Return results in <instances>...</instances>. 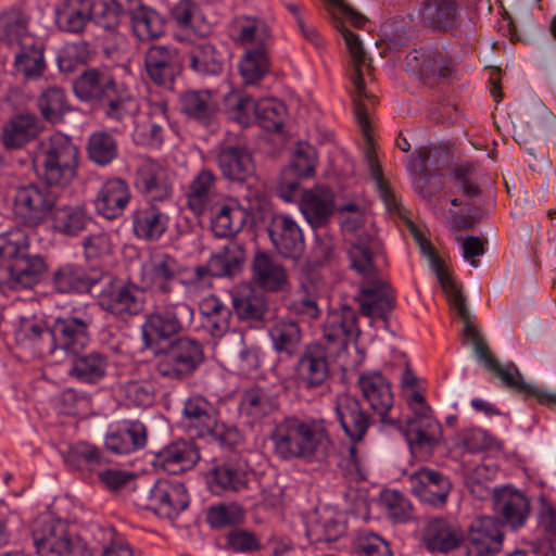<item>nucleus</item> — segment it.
<instances>
[{
	"label": "nucleus",
	"mask_w": 556,
	"mask_h": 556,
	"mask_svg": "<svg viewBox=\"0 0 556 556\" xmlns=\"http://www.w3.org/2000/svg\"><path fill=\"white\" fill-rule=\"evenodd\" d=\"M70 375L83 382L96 383L102 380L109 368V358L105 354L90 352L88 354H73Z\"/></svg>",
	"instance_id": "nucleus-50"
},
{
	"label": "nucleus",
	"mask_w": 556,
	"mask_h": 556,
	"mask_svg": "<svg viewBox=\"0 0 556 556\" xmlns=\"http://www.w3.org/2000/svg\"><path fill=\"white\" fill-rule=\"evenodd\" d=\"M92 58L90 45L79 40L65 43L58 52L56 61L61 72L72 73Z\"/></svg>",
	"instance_id": "nucleus-61"
},
{
	"label": "nucleus",
	"mask_w": 556,
	"mask_h": 556,
	"mask_svg": "<svg viewBox=\"0 0 556 556\" xmlns=\"http://www.w3.org/2000/svg\"><path fill=\"white\" fill-rule=\"evenodd\" d=\"M421 540L429 551L447 553L457 548L465 536L456 523L444 518H431L422 529Z\"/></svg>",
	"instance_id": "nucleus-26"
},
{
	"label": "nucleus",
	"mask_w": 556,
	"mask_h": 556,
	"mask_svg": "<svg viewBox=\"0 0 556 556\" xmlns=\"http://www.w3.org/2000/svg\"><path fill=\"white\" fill-rule=\"evenodd\" d=\"M478 358L492 375L497 377L502 383L526 396H533L536 401L547 407H556V392L541 389L523 381L522 376L514 363L502 365L490 351L483 337L478 331Z\"/></svg>",
	"instance_id": "nucleus-9"
},
{
	"label": "nucleus",
	"mask_w": 556,
	"mask_h": 556,
	"mask_svg": "<svg viewBox=\"0 0 556 556\" xmlns=\"http://www.w3.org/2000/svg\"><path fill=\"white\" fill-rule=\"evenodd\" d=\"M202 345L189 338H179L155 353V372L166 379L182 380L203 362Z\"/></svg>",
	"instance_id": "nucleus-4"
},
{
	"label": "nucleus",
	"mask_w": 556,
	"mask_h": 556,
	"mask_svg": "<svg viewBox=\"0 0 556 556\" xmlns=\"http://www.w3.org/2000/svg\"><path fill=\"white\" fill-rule=\"evenodd\" d=\"M93 316L86 307L75 308L70 314L54 319L51 326L52 354L62 350L68 354H77L90 340V327Z\"/></svg>",
	"instance_id": "nucleus-11"
},
{
	"label": "nucleus",
	"mask_w": 556,
	"mask_h": 556,
	"mask_svg": "<svg viewBox=\"0 0 556 556\" xmlns=\"http://www.w3.org/2000/svg\"><path fill=\"white\" fill-rule=\"evenodd\" d=\"M207 212L211 213V229L216 237H231L244 225V212L238 201L232 198L224 197Z\"/></svg>",
	"instance_id": "nucleus-31"
},
{
	"label": "nucleus",
	"mask_w": 556,
	"mask_h": 556,
	"mask_svg": "<svg viewBox=\"0 0 556 556\" xmlns=\"http://www.w3.org/2000/svg\"><path fill=\"white\" fill-rule=\"evenodd\" d=\"M177 55L178 52L174 47L166 45L150 46L143 58V66L149 79L159 86L169 83Z\"/></svg>",
	"instance_id": "nucleus-38"
},
{
	"label": "nucleus",
	"mask_w": 556,
	"mask_h": 556,
	"mask_svg": "<svg viewBox=\"0 0 556 556\" xmlns=\"http://www.w3.org/2000/svg\"><path fill=\"white\" fill-rule=\"evenodd\" d=\"M298 372L306 388L321 386L329 374L327 352L320 344L308 345L299 359Z\"/></svg>",
	"instance_id": "nucleus-39"
},
{
	"label": "nucleus",
	"mask_w": 556,
	"mask_h": 556,
	"mask_svg": "<svg viewBox=\"0 0 556 556\" xmlns=\"http://www.w3.org/2000/svg\"><path fill=\"white\" fill-rule=\"evenodd\" d=\"M253 278L264 290L277 291L287 283L285 268L266 253L258 252L253 261Z\"/></svg>",
	"instance_id": "nucleus-52"
},
{
	"label": "nucleus",
	"mask_w": 556,
	"mask_h": 556,
	"mask_svg": "<svg viewBox=\"0 0 556 556\" xmlns=\"http://www.w3.org/2000/svg\"><path fill=\"white\" fill-rule=\"evenodd\" d=\"M74 92L85 101L106 104L108 117L124 121L138 111V103L124 84H118L106 67L88 68L74 83Z\"/></svg>",
	"instance_id": "nucleus-2"
},
{
	"label": "nucleus",
	"mask_w": 556,
	"mask_h": 556,
	"mask_svg": "<svg viewBox=\"0 0 556 556\" xmlns=\"http://www.w3.org/2000/svg\"><path fill=\"white\" fill-rule=\"evenodd\" d=\"M344 530V525L338 520L332 511L324 510L314 520L309 521L307 535L316 542H330L341 536Z\"/></svg>",
	"instance_id": "nucleus-59"
},
{
	"label": "nucleus",
	"mask_w": 556,
	"mask_h": 556,
	"mask_svg": "<svg viewBox=\"0 0 556 556\" xmlns=\"http://www.w3.org/2000/svg\"><path fill=\"white\" fill-rule=\"evenodd\" d=\"M189 502L184 483L159 479L142 498L141 505L163 518L173 519L189 506Z\"/></svg>",
	"instance_id": "nucleus-13"
},
{
	"label": "nucleus",
	"mask_w": 556,
	"mask_h": 556,
	"mask_svg": "<svg viewBox=\"0 0 556 556\" xmlns=\"http://www.w3.org/2000/svg\"><path fill=\"white\" fill-rule=\"evenodd\" d=\"M184 417L187 427L202 438L213 429L216 420L214 406L201 395H193L186 401Z\"/></svg>",
	"instance_id": "nucleus-48"
},
{
	"label": "nucleus",
	"mask_w": 556,
	"mask_h": 556,
	"mask_svg": "<svg viewBox=\"0 0 556 556\" xmlns=\"http://www.w3.org/2000/svg\"><path fill=\"white\" fill-rule=\"evenodd\" d=\"M275 454L283 459L321 462L332 451V441L323 421L288 417L270 434Z\"/></svg>",
	"instance_id": "nucleus-1"
},
{
	"label": "nucleus",
	"mask_w": 556,
	"mask_h": 556,
	"mask_svg": "<svg viewBox=\"0 0 556 556\" xmlns=\"http://www.w3.org/2000/svg\"><path fill=\"white\" fill-rule=\"evenodd\" d=\"M269 337L274 349L289 356L296 353L302 341V332L299 324L287 318L277 319L271 325Z\"/></svg>",
	"instance_id": "nucleus-56"
},
{
	"label": "nucleus",
	"mask_w": 556,
	"mask_h": 556,
	"mask_svg": "<svg viewBox=\"0 0 556 556\" xmlns=\"http://www.w3.org/2000/svg\"><path fill=\"white\" fill-rule=\"evenodd\" d=\"M407 481L412 492L431 505H443L452 490L448 477L430 468H420L409 475Z\"/></svg>",
	"instance_id": "nucleus-18"
},
{
	"label": "nucleus",
	"mask_w": 556,
	"mask_h": 556,
	"mask_svg": "<svg viewBox=\"0 0 556 556\" xmlns=\"http://www.w3.org/2000/svg\"><path fill=\"white\" fill-rule=\"evenodd\" d=\"M269 237L277 251L285 256L296 257L304 249L302 230L287 214H276L271 218Z\"/></svg>",
	"instance_id": "nucleus-25"
},
{
	"label": "nucleus",
	"mask_w": 556,
	"mask_h": 556,
	"mask_svg": "<svg viewBox=\"0 0 556 556\" xmlns=\"http://www.w3.org/2000/svg\"><path fill=\"white\" fill-rule=\"evenodd\" d=\"M97 282L83 266L64 264L52 276L53 288L60 293L86 292Z\"/></svg>",
	"instance_id": "nucleus-51"
},
{
	"label": "nucleus",
	"mask_w": 556,
	"mask_h": 556,
	"mask_svg": "<svg viewBox=\"0 0 556 556\" xmlns=\"http://www.w3.org/2000/svg\"><path fill=\"white\" fill-rule=\"evenodd\" d=\"M37 105L47 121H59L66 110L64 90L56 85L45 88L38 97Z\"/></svg>",
	"instance_id": "nucleus-64"
},
{
	"label": "nucleus",
	"mask_w": 556,
	"mask_h": 556,
	"mask_svg": "<svg viewBox=\"0 0 556 556\" xmlns=\"http://www.w3.org/2000/svg\"><path fill=\"white\" fill-rule=\"evenodd\" d=\"M159 202L151 201L134 212L132 227L138 238L146 241H156L166 232L169 216Z\"/></svg>",
	"instance_id": "nucleus-28"
},
{
	"label": "nucleus",
	"mask_w": 556,
	"mask_h": 556,
	"mask_svg": "<svg viewBox=\"0 0 556 556\" xmlns=\"http://www.w3.org/2000/svg\"><path fill=\"white\" fill-rule=\"evenodd\" d=\"M406 439L412 446L430 448L435 445L440 434V424L432 416L431 409L414 414L405 421Z\"/></svg>",
	"instance_id": "nucleus-41"
},
{
	"label": "nucleus",
	"mask_w": 556,
	"mask_h": 556,
	"mask_svg": "<svg viewBox=\"0 0 556 556\" xmlns=\"http://www.w3.org/2000/svg\"><path fill=\"white\" fill-rule=\"evenodd\" d=\"M16 342L31 350L37 356L52 355V333L43 320L35 317H21L15 328Z\"/></svg>",
	"instance_id": "nucleus-29"
},
{
	"label": "nucleus",
	"mask_w": 556,
	"mask_h": 556,
	"mask_svg": "<svg viewBox=\"0 0 556 556\" xmlns=\"http://www.w3.org/2000/svg\"><path fill=\"white\" fill-rule=\"evenodd\" d=\"M422 20L438 29H452L457 24L458 4L455 0L428 3L421 11Z\"/></svg>",
	"instance_id": "nucleus-58"
},
{
	"label": "nucleus",
	"mask_w": 556,
	"mask_h": 556,
	"mask_svg": "<svg viewBox=\"0 0 556 556\" xmlns=\"http://www.w3.org/2000/svg\"><path fill=\"white\" fill-rule=\"evenodd\" d=\"M356 320L355 311L349 306L329 312L323 328L324 338L328 343L345 348L359 332Z\"/></svg>",
	"instance_id": "nucleus-37"
},
{
	"label": "nucleus",
	"mask_w": 556,
	"mask_h": 556,
	"mask_svg": "<svg viewBox=\"0 0 556 556\" xmlns=\"http://www.w3.org/2000/svg\"><path fill=\"white\" fill-rule=\"evenodd\" d=\"M135 188L152 198V201H164L173 192L172 181L167 169L151 159H141L136 167L134 177Z\"/></svg>",
	"instance_id": "nucleus-16"
},
{
	"label": "nucleus",
	"mask_w": 556,
	"mask_h": 556,
	"mask_svg": "<svg viewBox=\"0 0 556 556\" xmlns=\"http://www.w3.org/2000/svg\"><path fill=\"white\" fill-rule=\"evenodd\" d=\"M216 159L223 176L229 180L245 181L255 172L252 155L244 147L223 146Z\"/></svg>",
	"instance_id": "nucleus-34"
},
{
	"label": "nucleus",
	"mask_w": 556,
	"mask_h": 556,
	"mask_svg": "<svg viewBox=\"0 0 556 556\" xmlns=\"http://www.w3.org/2000/svg\"><path fill=\"white\" fill-rule=\"evenodd\" d=\"M186 60L188 66L200 76H217L224 67L223 53L208 41L192 45Z\"/></svg>",
	"instance_id": "nucleus-43"
},
{
	"label": "nucleus",
	"mask_w": 556,
	"mask_h": 556,
	"mask_svg": "<svg viewBox=\"0 0 556 556\" xmlns=\"http://www.w3.org/2000/svg\"><path fill=\"white\" fill-rule=\"evenodd\" d=\"M300 210L313 227L326 225L334 210V195L327 187L317 186L303 193Z\"/></svg>",
	"instance_id": "nucleus-33"
},
{
	"label": "nucleus",
	"mask_w": 556,
	"mask_h": 556,
	"mask_svg": "<svg viewBox=\"0 0 556 556\" xmlns=\"http://www.w3.org/2000/svg\"><path fill=\"white\" fill-rule=\"evenodd\" d=\"M340 31L352 59L353 72L351 74V80L354 86V90L352 92L354 114L362 131L365 136H368L370 125L365 100L370 101L374 104L375 97L366 92L364 75L366 73L370 74L371 63L363 49L359 38L349 28L342 27Z\"/></svg>",
	"instance_id": "nucleus-10"
},
{
	"label": "nucleus",
	"mask_w": 556,
	"mask_h": 556,
	"mask_svg": "<svg viewBox=\"0 0 556 556\" xmlns=\"http://www.w3.org/2000/svg\"><path fill=\"white\" fill-rule=\"evenodd\" d=\"M177 26L189 30L197 36H206L211 31V24L199 5L192 0H179L170 10Z\"/></svg>",
	"instance_id": "nucleus-53"
},
{
	"label": "nucleus",
	"mask_w": 556,
	"mask_h": 556,
	"mask_svg": "<svg viewBox=\"0 0 556 556\" xmlns=\"http://www.w3.org/2000/svg\"><path fill=\"white\" fill-rule=\"evenodd\" d=\"M287 114L286 106L276 99H263L257 101L255 121L266 130H280Z\"/></svg>",
	"instance_id": "nucleus-62"
},
{
	"label": "nucleus",
	"mask_w": 556,
	"mask_h": 556,
	"mask_svg": "<svg viewBox=\"0 0 556 556\" xmlns=\"http://www.w3.org/2000/svg\"><path fill=\"white\" fill-rule=\"evenodd\" d=\"M406 70L425 85L434 86L452 72V63L439 50L415 49L405 58Z\"/></svg>",
	"instance_id": "nucleus-15"
},
{
	"label": "nucleus",
	"mask_w": 556,
	"mask_h": 556,
	"mask_svg": "<svg viewBox=\"0 0 556 556\" xmlns=\"http://www.w3.org/2000/svg\"><path fill=\"white\" fill-rule=\"evenodd\" d=\"M131 199L128 184L122 178L108 179L93 200L96 212L106 219L119 217Z\"/></svg>",
	"instance_id": "nucleus-21"
},
{
	"label": "nucleus",
	"mask_w": 556,
	"mask_h": 556,
	"mask_svg": "<svg viewBox=\"0 0 556 556\" xmlns=\"http://www.w3.org/2000/svg\"><path fill=\"white\" fill-rule=\"evenodd\" d=\"M147 443V429L139 421L124 424L117 431L108 434L105 446L116 454H129Z\"/></svg>",
	"instance_id": "nucleus-47"
},
{
	"label": "nucleus",
	"mask_w": 556,
	"mask_h": 556,
	"mask_svg": "<svg viewBox=\"0 0 556 556\" xmlns=\"http://www.w3.org/2000/svg\"><path fill=\"white\" fill-rule=\"evenodd\" d=\"M33 541L42 556H93L92 549L81 538L70 533L60 520H48L33 530Z\"/></svg>",
	"instance_id": "nucleus-8"
},
{
	"label": "nucleus",
	"mask_w": 556,
	"mask_h": 556,
	"mask_svg": "<svg viewBox=\"0 0 556 556\" xmlns=\"http://www.w3.org/2000/svg\"><path fill=\"white\" fill-rule=\"evenodd\" d=\"M494 508L513 528L522 526L529 514L527 497L510 488L494 493Z\"/></svg>",
	"instance_id": "nucleus-42"
},
{
	"label": "nucleus",
	"mask_w": 556,
	"mask_h": 556,
	"mask_svg": "<svg viewBox=\"0 0 556 556\" xmlns=\"http://www.w3.org/2000/svg\"><path fill=\"white\" fill-rule=\"evenodd\" d=\"M167 124L166 105L155 103L148 113L140 115L132 134L137 144L150 148H160L164 142L165 125Z\"/></svg>",
	"instance_id": "nucleus-30"
},
{
	"label": "nucleus",
	"mask_w": 556,
	"mask_h": 556,
	"mask_svg": "<svg viewBox=\"0 0 556 556\" xmlns=\"http://www.w3.org/2000/svg\"><path fill=\"white\" fill-rule=\"evenodd\" d=\"M245 261V250L242 244L231 241L220 251L213 254L208 261L212 273L218 277L235 276Z\"/></svg>",
	"instance_id": "nucleus-55"
},
{
	"label": "nucleus",
	"mask_w": 556,
	"mask_h": 556,
	"mask_svg": "<svg viewBox=\"0 0 556 556\" xmlns=\"http://www.w3.org/2000/svg\"><path fill=\"white\" fill-rule=\"evenodd\" d=\"M337 418L352 442H359L369 428V416L359 401L349 394H341L336 400Z\"/></svg>",
	"instance_id": "nucleus-27"
},
{
	"label": "nucleus",
	"mask_w": 556,
	"mask_h": 556,
	"mask_svg": "<svg viewBox=\"0 0 556 556\" xmlns=\"http://www.w3.org/2000/svg\"><path fill=\"white\" fill-rule=\"evenodd\" d=\"M193 308L185 302H167L156 306L142 325V338L147 348H153L190 326Z\"/></svg>",
	"instance_id": "nucleus-7"
},
{
	"label": "nucleus",
	"mask_w": 556,
	"mask_h": 556,
	"mask_svg": "<svg viewBox=\"0 0 556 556\" xmlns=\"http://www.w3.org/2000/svg\"><path fill=\"white\" fill-rule=\"evenodd\" d=\"M358 301L364 315L372 319H386L394 306V294L388 286L376 282L362 288Z\"/></svg>",
	"instance_id": "nucleus-44"
},
{
	"label": "nucleus",
	"mask_w": 556,
	"mask_h": 556,
	"mask_svg": "<svg viewBox=\"0 0 556 556\" xmlns=\"http://www.w3.org/2000/svg\"><path fill=\"white\" fill-rule=\"evenodd\" d=\"M41 131L35 114H15L2 126L0 143L7 151L20 150L35 140Z\"/></svg>",
	"instance_id": "nucleus-23"
},
{
	"label": "nucleus",
	"mask_w": 556,
	"mask_h": 556,
	"mask_svg": "<svg viewBox=\"0 0 556 556\" xmlns=\"http://www.w3.org/2000/svg\"><path fill=\"white\" fill-rule=\"evenodd\" d=\"M55 204L53 192L37 184H27L15 188L11 198V212L17 223L28 228H38L48 222Z\"/></svg>",
	"instance_id": "nucleus-6"
},
{
	"label": "nucleus",
	"mask_w": 556,
	"mask_h": 556,
	"mask_svg": "<svg viewBox=\"0 0 556 556\" xmlns=\"http://www.w3.org/2000/svg\"><path fill=\"white\" fill-rule=\"evenodd\" d=\"M89 159L98 165L110 164L118 153L116 140L109 134L98 131L92 134L87 147Z\"/></svg>",
	"instance_id": "nucleus-63"
},
{
	"label": "nucleus",
	"mask_w": 556,
	"mask_h": 556,
	"mask_svg": "<svg viewBox=\"0 0 556 556\" xmlns=\"http://www.w3.org/2000/svg\"><path fill=\"white\" fill-rule=\"evenodd\" d=\"M29 249L27 235L21 228L0 233V267H9Z\"/></svg>",
	"instance_id": "nucleus-60"
},
{
	"label": "nucleus",
	"mask_w": 556,
	"mask_h": 556,
	"mask_svg": "<svg viewBox=\"0 0 556 556\" xmlns=\"http://www.w3.org/2000/svg\"><path fill=\"white\" fill-rule=\"evenodd\" d=\"M46 269V263L39 255H25L15 258L9 267H0V291L33 287Z\"/></svg>",
	"instance_id": "nucleus-17"
},
{
	"label": "nucleus",
	"mask_w": 556,
	"mask_h": 556,
	"mask_svg": "<svg viewBox=\"0 0 556 556\" xmlns=\"http://www.w3.org/2000/svg\"><path fill=\"white\" fill-rule=\"evenodd\" d=\"M11 50L14 52L13 70L16 76L30 81L43 75L46 71L43 48L37 38Z\"/></svg>",
	"instance_id": "nucleus-35"
},
{
	"label": "nucleus",
	"mask_w": 556,
	"mask_h": 556,
	"mask_svg": "<svg viewBox=\"0 0 556 556\" xmlns=\"http://www.w3.org/2000/svg\"><path fill=\"white\" fill-rule=\"evenodd\" d=\"M180 273V266L175 257L157 253L142 267V282L150 289L163 295L172 291V286Z\"/></svg>",
	"instance_id": "nucleus-22"
},
{
	"label": "nucleus",
	"mask_w": 556,
	"mask_h": 556,
	"mask_svg": "<svg viewBox=\"0 0 556 556\" xmlns=\"http://www.w3.org/2000/svg\"><path fill=\"white\" fill-rule=\"evenodd\" d=\"M98 304L106 313L127 319L143 311L144 296L142 291L134 285L111 280L98 294Z\"/></svg>",
	"instance_id": "nucleus-12"
},
{
	"label": "nucleus",
	"mask_w": 556,
	"mask_h": 556,
	"mask_svg": "<svg viewBox=\"0 0 556 556\" xmlns=\"http://www.w3.org/2000/svg\"><path fill=\"white\" fill-rule=\"evenodd\" d=\"M358 387L363 397L377 413L382 424L401 426L400 418L392 416L394 397L389 380L380 372H367L358 377Z\"/></svg>",
	"instance_id": "nucleus-14"
},
{
	"label": "nucleus",
	"mask_w": 556,
	"mask_h": 556,
	"mask_svg": "<svg viewBox=\"0 0 556 556\" xmlns=\"http://www.w3.org/2000/svg\"><path fill=\"white\" fill-rule=\"evenodd\" d=\"M134 35L142 40L156 39L164 34L165 24L162 15L154 9L140 4H131L129 12Z\"/></svg>",
	"instance_id": "nucleus-46"
},
{
	"label": "nucleus",
	"mask_w": 556,
	"mask_h": 556,
	"mask_svg": "<svg viewBox=\"0 0 556 556\" xmlns=\"http://www.w3.org/2000/svg\"><path fill=\"white\" fill-rule=\"evenodd\" d=\"M202 345L189 338H179L155 353V372L166 379L182 380L203 362Z\"/></svg>",
	"instance_id": "nucleus-5"
},
{
	"label": "nucleus",
	"mask_w": 556,
	"mask_h": 556,
	"mask_svg": "<svg viewBox=\"0 0 556 556\" xmlns=\"http://www.w3.org/2000/svg\"><path fill=\"white\" fill-rule=\"evenodd\" d=\"M31 16L23 7L12 5L0 12V43L12 49L36 36L30 30Z\"/></svg>",
	"instance_id": "nucleus-20"
},
{
	"label": "nucleus",
	"mask_w": 556,
	"mask_h": 556,
	"mask_svg": "<svg viewBox=\"0 0 556 556\" xmlns=\"http://www.w3.org/2000/svg\"><path fill=\"white\" fill-rule=\"evenodd\" d=\"M79 150L70 137L54 132L37 146L34 164L38 177L51 187H67L76 177Z\"/></svg>",
	"instance_id": "nucleus-3"
},
{
	"label": "nucleus",
	"mask_w": 556,
	"mask_h": 556,
	"mask_svg": "<svg viewBox=\"0 0 556 556\" xmlns=\"http://www.w3.org/2000/svg\"><path fill=\"white\" fill-rule=\"evenodd\" d=\"M218 178L211 169H201L190 181L186 193L187 205L190 211L201 216L224 197L217 189Z\"/></svg>",
	"instance_id": "nucleus-24"
},
{
	"label": "nucleus",
	"mask_w": 556,
	"mask_h": 556,
	"mask_svg": "<svg viewBox=\"0 0 556 556\" xmlns=\"http://www.w3.org/2000/svg\"><path fill=\"white\" fill-rule=\"evenodd\" d=\"M448 161L450 155L445 148L424 146L408 157L406 167L412 175L426 178L443 168Z\"/></svg>",
	"instance_id": "nucleus-45"
},
{
	"label": "nucleus",
	"mask_w": 556,
	"mask_h": 556,
	"mask_svg": "<svg viewBox=\"0 0 556 556\" xmlns=\"http://www.w3.org/2000/svg\"><path fill=\"white\" fill-rule=\"evenodd\" d=\"M199 458V451L192 442L179 440L157 453L155 465L170 475H179L193 468Z\"/></svg>",
	"instance_id": "nucleus-32"
},
{
	"label": "nucleus",
	"mask_w": 556,
	"mask_h": 556,
	"mask_svg": "<svg viewBox=\"0 0 556 556\" xmlns=\"http://www.w3.org/2000/svg\"><path fill=\"white\" fill-rule=\"evenodd\" d=\"M503 535L498 523L491 517H480L473 520L466 538L469 556H493L502 546Z\"/></svg>",
	"instance_id": "nucleus-19"
},
{
	"label": "nucleus",
	"mask_w": 556,
	"mask_h": 556,
	"mask_svg": "<svg viewBox=\"0 0 556 556\" xmlns=\"http://www.w3.org/2000/svg\"><path fill=\"white\" fill-rule=\"evenodd\" d=\"M269 55L266 46L248 48L239 62V72L245 85H255L269 71Z\"/></svg>",
	"instance_id": "nucleus-57"
},
{
	"label": "nucleus",
	"mask_w": 556,
	"mask_h": 556,
	"mask_svg": "<svg viewBox=\"0 0 556 556\" xmlns=\"http://www.w3.org/2000/svg\"><path fill=\"white\" fill-rule=\"evenodd\" d=\"M180 105L186 115L199 121H207L218 111V100L207 89L185 91L180 96Z\"/></svg>",
	"instance_id": "nucleus-54"
},
{
	"label": "nucleus",
	"mask_w": 556,
	"mask_h": 556,
	"mask_svg": "<svg viewBox=\"0 0 556 556\" xmlns=\"http://www.w3.org/2000/svg\"><path fill=\"white\" fill-rule=\"evenodd\" d=\"M48 220L55 232L73 237L86 229L90 217L81 206L54 205Z\"/></svg>",
	"instance_id": "nucleus-49"
},
{
	"label": "nucleus",
	"mask_w": 556,
	"mask_h": 556,
	"mask_svg": "<svg viewBox=\"0 0 556 556\" xmlns=\"http://www.w3.org/2000/svg\"><path fill=\"white\" fill-rule=\"evenodd\" d=\"M94 0H60L55 7V23L67 33H83L93 17Z\"/></svg>",
	"instance_id": "nucleus-36"
},
{
	"label": "nucleus",
	"mask_w": 556,
	"mask_h": 556,
	"mask_svg": "<svg viewBox=\"0 0 556 556\" xmlns=\"http://www.w3.org/2000/svg\"><path fill=\"white\" fill-rule=\"evenodd\" d=\"M278 406V399L270 390L253 387L242 393L239 410L251 422H256L275 413Z\"/></svg>",
	"instance_id": "nucleus-40"
}]
</instances>
